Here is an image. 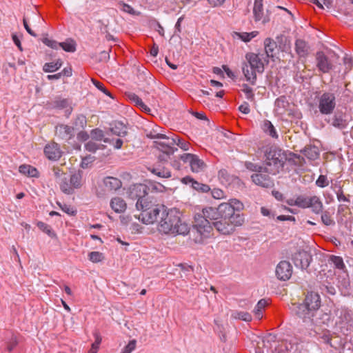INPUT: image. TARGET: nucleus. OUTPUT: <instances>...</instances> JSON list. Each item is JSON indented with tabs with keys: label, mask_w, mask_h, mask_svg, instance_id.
<instances>
[{
	"label": "nucleus",
	"mask_w": 353,
	"mask_h": 353,
	"mask_svg": "<svg viewBox=\"0 0 353 353\" xmlns=\"http://www.w3.org/2000/svg\"><path fill=\"white\" fill-rule=\"evenodd\" d=\"M269 63V59L265 58V54L248 52L245 54V61L242 66L243 73L248 81L255 85L256 72L263 73L265 64Z\"/></svg>",
	"instance_id": "obj_3"
},
{
	"label": "nucleus",
	"mask_w": 353,
	"mask_h": 353,
	"mask_svg": "<svg viewBox=\"0 0 353 353\" xmlns=\"http://www.w3.org/2000/svg\"><path fill=\"white\" fill-rule=\"evenodd\" d=\"M269 10H267V14L264 15L263 0H254L253 14L255 21H261L263 24L269 22L270 19L269 17Z\"/></svg>",
	"instance_id": "obj_16"
},
{
	"label": "nucleus",
	"mask_w": 353,
	"mask_h": 353,
	"mask_svg": "<svg viewBox=\"0 0 353 353\" xmlns=\"http://www.w3.org/2000/svg\"><path fill=\"white\" fill-rule=\"evenodd\" d=\"M104 142L109 143L110 144L113 145V147L115 149H121L123 145V140L119 138L116 139H110L108 138H105V139H104Z\"/></svg>",
	"instance_id": "obj_44"
},
{
	"label": "nucleus",
	"mask_w": 353,
	"mask_h": 353,
	"mask_svg": "<svg viewBox=\"0 0 353 353\" xmlns=\"http://www.w3.org/2000/svg\"><path fill=\"white\" fill-rule=\"evenodd\" d=\"M112 209L117 213L123 212L126 209L125 201L120 197H114L110 201Z\"/></svg>",
	"instance_id": "obj_28"
},
{
	"label": "nucleus",
	"mask_w": 353,
	"mask_h": 353,
	"mask_svg": "<svg viewBox=\"0 0 353 353\" xmlns=\"http://www.w3.org/2000/svg\"><path fill=\"white\" fill-rule=\"evenodd\" d=\"M56 135L65 141H69L74 136V128L65 124H59L55 127Z\"/></svg>",
	"instance_id": "obj_18"
},
{
	"label": "nucleus",
	"mask_w": 353,
	"mask_h": 353,
	"mask_svg": "<svg viewBox=\"0 0 353 353\" xmlns=\"http://www.w3.org/2000/svg\"><path fill=\"white\" fill-rule=\"evenodd\" d=\"M109 130L112 134L123 137L128 134V127L122 121H114L110 124Z\"/></svg>",
	"instance_id": "obj_20"
},
{
	"label": "nucleus",
	"mask_w": 353,
	"mask_h": 353,
	"mask_svg": "<svg viewBox=\"0 0 353 353\" xmlns=\"http://www.w3.org/2000/svg\"><path fill=\"white\" fill-rule=\"evenodd\" d=\"M190 226L181 219V212L176 208H166L158 224L160 232L171 235L185 236L190 232Z\"/></svg>",
	"instance_id": "obj_2"
},
{
	"label": "nucleus",
	"mask_w": 353,
	"mask_h": 353,
	"mask_svg": "<svg viewBox=\"0 0 353 353\" xmlns=\"http://www.w3.org/2000/svg\"><path fill=\"white\" fill-rule=\"evenodd\" d=\"M19 172L29 177H39L38 170L33 166L27 164H23L19 166Z\"/></svg>",
	"instance_id": "obj_29"
},
{
	"label": "nucleus",
	"mask_w": 353,
	"mask_h": 353,
	"mask_svg": "<svg viewBox=\"0 0 353 353\" xmlns=\"http://www.w3.org/2000/svg\"><path fill=\"white\" fill-rule=\"evenodd\" d=\"M288 157L285 151L276 147H272L265 153V167L269 174L275 175L283 169Z\"/></svg>",
	"instance_id": "obj_4"
},
{
	"label": "nucleus",
	"mask_w": 353,
	"mask_h": 353,
	"mask_svg": "<svg viewBox=\"0 0 353 353\" xmlns=\"http://www.w3.org/2000/svg\"><path fill=\"white\" fill-rule=\"evenodd\" d=\"M193 156H194L193 154L185 153V154L181 155L180 159L182 160L184 163H189V164H190Z\"/></svg>",
	"instance_id": "obj_63"
},
{
	"label": "nucleus",
	"mask_w": 353,
	"mask_h": 353,
	"mask_svg": "<svg viewBox=\"0 0 353 353\" xmlns=\"http://www.w3.org/2000/svg\"><path fill=\"white\" fill-rule=\"evenodd\" d=\"M119 5L120 9L122 11L129 13V14H135V12L133 8L131 6H130L129 4H127L124 2H120L119 3Z\"/></svg>",
	"instance_id": "obj_52"
},
{
	"label": "nucleus",
	"mask_w": 353,
	"mask_h": 353,
	"mask_svg": "<svg viewBox=\"0 0 353 353\" xmlns=\"http://www.w3.org/2000/svg\"><path fill=\"white\" fill-rule=\"evenodd\" d=\"M316 185L319 188H325L329 185L327 176L321 174L316 181Z\"/></svg>",
	"instance_id": "obj_47"
},
{
	"label": "nucleus",
	"mask_w": 353,
	"mask_h": 353,
	"mask_svg": "<svg viewBox=\"0 0 353 353\" xmlns=\"http://www.w3.org/2000/svg\"><path fill=\"white\" fill-rule=\"evenodd\" d=\"M336 194L337 200L339 202H341V201L347 202V203L350 202V195H347V196L345 195L341 187H339V190L336 192Z\"/></svg>",
	"instance_id": "obj_48"
},
{
	"label": "nucleus",
	"mask_w": 353,
	"mask_h": 353,
	"mask_svg": "<svg viewBox=\"0 0 353 353\" xmlns=\"http://www.w3.org/2000/svg\"><path fill=\"white\" fill-rule=\"evenodd\" d=\"M303 303L314 314L321 306V298L318 293L307 292Z\"/></svg>",
	"instance_id": "obj_17"
},
{
	"label": "nucleus",
	"mask_w": 353,
	"mask_h": 353,
	"mask_svg": "<svg viewBox=\"0 0 353 353\" xmlns=\"http://www.w3.org/2000/svg\"><path fill=\"white\" fill-rule=\"evenodd\" d=\"M329 262L330 264L333 265L334 268L340 270H343L345 268L343 260L341 256L331 255L329 258Z\"/></svg>",
	"instance_id": "obj_35"
},
{
	"label": "nucleus",
	"mask_w": 353,
	"mask_h": 353,
	"mask_svg": "<svg viewBox=\"0 0 353 353\" xmlns=\"http://www.w3.org/2000/svg\"><path fill=\"white\" fill-rule=\"evenodd\" d=\"M73 125L74 128H77V130L85 128L87 125L86 117L83 114L78 115L76 117Z\"/></svg>",
	"instance_id": "obj_39"
},
{
	"label": "nucleus",
	"mask_w": 353,
	"mask_h": 353,
	"mask_svg": "<svg viewBox=\"0 0 353 353\" xmlns=\"http://www.w3.org/2000/svg\"><path fill=\"white\" fill-rule=\"evenodd\" d=\"M311 204H310V207L312 208V210L315 214H319L323 212V203L321 202L319 197L317 196H311Z\"/></svg>",
	"instance_id": "obj_31"
},
{
	"label": "nucleus",
	"mask_w": 353,
	"mask_h": 353,
	"mask_svg": "<svg viewBox=\"0 0 353 353\" xmlns=\"http://www.w3.org/2000/svg\"><path fill=\"white\" fill-rule=\"evenodd\" d=\"M347 211H350V208L347 205L340 204L338 206L337 212L339 214L345 215Z\"/></svg>",
	"instance_id": "obj_60"
},
{
	"label": "nucleus",
	"mask_w": 353,
	"mask_h": 353,
	"mask_svg": "<svg viewBox=\"0 0 353 353\" xmlns=\"http://www.w3.org/2000/svg\"><path fill=\"white\" fill-rule=\"evenodd\" d=\"M231 317L234 319H239L246 322L252 321L251 314L247 312L233 311L231 314Z\"/></svg>",
	"instance_id": "obj_33"
},
{
	"label": "nucleus",
	"mask_w": 353,
	"mask_h": 353,
	"mask_svg": "<svg viewBox=\"0 0 353 353\" xmlns=\"http://www.w3.org/2000/svg\"><path fill=\"white\" fill-rule=\"evenodd\" d=\"M23 26H24V28L26 30V31L32 37H37V34L34 33V31H32V30L30 28L28 23V21H27V18L26 17H23Z\"/></svg>",
	"instance_id": "obj_61"
},
{
	"label": "nucleus",
	"mask_w": 353,
	"mask_h": 353,
	"mask_svg": "<svg viewBox=\"0 0 353 353\" xmlns=\"http://www.w3.org/2000/svg\"><path fill=\"white\" fill-rule=\"evenodd\" d=\"M92 81L93 84L101 92H103L107 96H109L110 97L112 98V96L111 93L105 88L103 84L95 79H92Z\"/></svg>",
	"instance_id": "obj_51"
},
{
	"label": "nucleus",
	"mask_w": 353,
	"mask_h": 353,
	"mask_svg": "<svg viewBox=\"0 0 353 353\" xmlns=\"http://www.w3.org/2000/svg\"><path fill=\"white\" fill-rule=\"evenodd\" d=\"M310 47L303 39H296L295 41V50L300 57H306L309 53Z\"/></svg>",
	"instance_id": "obj_25"
},
{
	"label": "nucleus",
	"mask_w": 353,
	"mask_h": 353,
	"mask_svg": "<svg viewBox=\"0 0 353 353\" xmlns=\"http://www.w3.org/2000/svg\"><path fill=\"white\" fill-rule=\"evenodd\" d=\"M190 166L193 172L198 173L203 171L206 165L203 160L199 158L197 155L194 154L192 158V161H190Z\"/></svg>",
	"instance_id": "obj_27"
},
{
	"label": "nucleus",
	"mask_w": 353,
	"mask_h": 353,
	"mask_svg": "<svg viewBox=\"0 0 353 353\" xmlns=\"http://www.w3.org/2000/svg\"><path fill=\"white\" fill-rule=\"evenodd\" d=\"M44 153L48 159L53 161L59 159L62 154L59 145L54 142L45 146Z\"/></svg>",
	"instance_id": "obj_19"
},
{
	"label": "nucleus",
	"mask_w": 353,
	"mask_h": 353,
	"mask_svg": "<svg viewBox=\"0 0 353 353\" xmlns=\"http://www.w3.org/2000/svg\"><path fill=\"white\" fill-rule=\"evenodd\" d=\"M316 65L322 73H329L334 67L332 61L322 51H318L315 55Z\"/></svg>",
	"instance_id": "obj_13"
},
{
	"label": "nucleus",
	"mask_w": 353,
	"mask_h": 353,
	"mask_svg": "<svg viewBox=\"0 0 353 353\" xmlns=\"http://www.w3.org/2000/svg\"><path fill=\"white\" fill-rule=\"evenodd\" d=\"M76 46V42L72 39H68L65 42L59 43V47H61L63 50L68 52H75Z\"/></svg>",
	"instance_id": "obj_34"
},
{
	"label": "nucleus",
	"mask_w": 353,
	"mask_h": 353,
	"mask_svg": "<svg viewBox=\"0 0 353 353\" xmlns=\"http://www.w3.org/2000/svg\"><path fill=\"white\" fill-rule=\"evenodd\" d=\"M61 190L66 194H72L75 189L81 188L82 174L80 172H74L70 175L64 174L58 181Z\"/></svg>",
	"instance_id": "obj_6"
},
{
	"label": "nucleus",
	"mask_w": 353,
	"mask_h": 353,
	"mask_svg": "<svg viewBox=\"0 0 353 353\" xmlns=\"http://www.w3.org/2000/svg\"><path fill=\"white\" fill-rule=\"evenodd\" d=\"M45 72H53L57 70V67L54 62L46 63L43 67Z\"/></svg>",
	"instance_id": "obj_54"
},
{
	"label": "nucleus",
	"mask_w": 353,
	"mask_h": 353,
	"mask_svg": "<svg viewBox=\"0 0 353 353\" xmlns=\"http://www.w3.org/2000/svg\"><path fill=\"white\" fill-rule=\"evenodd\" d=\"M336 106V97L334 92H324L317 96V107L323 115H331Z\"/></svg>",
	"instance_id": "obj_7"
},
{
	"label": "nucleus",
	"mask_w": 353,
	"mask_h": 353,
	"mask_svg": "<svg viewBox=\"0 0 353 353\" xmlns=\"http://www.w3.org/2000/svg\"><path fill=\"white\" fill-rule=\"evenodd\" d=\"M301 152L310 160H315L319 157V148L315 145H306L303 150H301Z\"/></svg>",
	"instance_id": "obj_26"
},
{
	"label": "nucleus",
	"mask_w": 353,
	"mask_h": 353,
	"mask_svg": "<svg viewBox=\"0 0 353 353\" xmlns=\"http://www.w3.org/2000/svg\"><path fill=\"white\" fill-rule=\"evenodd\" d=\"M53 106L54 108H58V109L66 108L65 114H66L67 117H68L71 114V112L72 111V108L70 105V102H69L68 99H56L53 102Z\"/></svg>",
	"instance_id": "obj_30"
},
{
	"label": "nucleus",
	"mask_w": 353,
	"mask_h": 353,
	"mask_svg": "<svg viewBox=\"0 0 353 353\" xmlns=\"http://www.w3.org/2000/svg\"><path fill=\"white\" fill-rule=\"evenodd\" d=\"M234 37L236 36L238 39L244 42H249L250 41L248 32H234Z\"/></svg>",
	"instance_id": "obj_57"
},
{
	"label": "nucleus",
	"mask_w": 353,
	"mask_h": 353,
	"mask_svg": "<svg viewBox=\"0 0 353 353\" xmlns=\"http://www.w3.org/2000/svg\"><path fill=\"white\" fill-rule=\"evenodd\" d=\"M276 276L279 280L288 281L290 279L292 274V266L287 261H280L276 267Z\"/></svg>",
	"instance_id": "obj_14"
},
{
	"label": "nucleus",
	"mask_w": 353,
	"mask_h": 353,
	"mask_svg": "<svg viewBox=\"0 0 353 353\" xmlns=\"http://www.w3.org/2000/svg\"><path fill=\"white\" fill-rule=\"evenodd\" d=\"M263 129L266 134H268L272 138H278V134L271 121L268 120H265L263 125Z\"/></svg>",
	"instance_id": "obj_32"
},
{
	"label": "nucleus",
	"mask_w": 353,
	"mask_h": 353,
	"mask_svg": "<svg viewBox=\"0 0 353 353\" xmlns=\"http://www.w3.org/2000/svg\"><path fill=\"white\" fill-rule=\"evenodd\" d=\"M268 305V302L265 299H262L259 300L256 305L254 312L256 316L257 319H261L263 316V310L265 307V306Z\"/></svg>",
	"instance_id": "obj_36"
},
{
	"label": "nucleus",
	"mask_w": 353,
	"mask_h": 353,
	"mask_svg": "<svg viewBox=\"0 0 353 353\" xmlns=\"http://www.w3.org/2000/svg\"><path fill=\"white\" fill-rule=\"evenodd\" d=\"M239 111L242 113L247 114L250 112V105L247 102H244L239 107Z\"/></svg>",
	"instance_id": "obj_62"
},
{
	"label": "nucleus",
	"mask_w": 353,
	"mask_h": 353,
	"mask_svg": "<svg viewBox=\"0 0 353 353\" xmlns=\"http://www.w3.org/2000/svg\"><path fill=\"white\" fill-rule=\"evenodd\" d=\"M89 260L93 263H98L103 259V255L101 252L93 251L88 254Z\"/></svg>",
	"instance_id": "obj_43"
},
{
	"label": "nucleus",
	"mask_w": 353,
	"mask_h": 353,
	"mask_svg": "<svg viewBox=\"0 0 353 353\" xmlns=\"http://www.w3.org/2000/svg\"><path fill=\"white\" fill-rule=\"evenodd\" d=\"M218 177L222 183H230L232 180V176H231L227 170L221 169L219 171Z\"/></svg>",
	"instance_id": "obj_38"
},
{
	"label": "nucleus",
	"mask_w": 353,
	"mask_h": 353,
	"mask_svg": "<svg viewBox=\"0 0 353 353\" xmlns=\"http://www.w3.org/2000/svg\"><path fill=\"white\" fill-rule=\"evenodd\" d=\"M245 166L248 170L252 172H254L255 173L262 172L263 170V168H264L259 164H256L250 161H246L245 163Z\"/></svg>",
	"instance_id": "obj_42"
},
{
	"label": "nucleus",
	"mask_w": 353,
	"mask_h": 353,
	"mask_svg": "<svg viewBox=\"0 0 353 353\" xmlns=\"http://www.w3.org/2000/svg\"><path fill=\"white\" fill-rule=\"evenodd\" d=\"M130 100L133 102L137 107L143 102L141 99L134 93H131L128 95Z\"/></svg>",
	"instance_id": "obj_59"
},
{
	"label": "nucleus",
	"mask_w": 353,
	"mask_h": 353,
	"mask_svg": "<svg viewBox=\"0 0 353 353\" xmlns=\"http://www.w3.org/2000/svg\"><path fill=\"white\" fill-rule=\"evenodd\" d=\"M174 138H176V143H175V145H178L183 150H188V149H189V143L188 142L181 140L176 135H174Z\"/></svg>",
	"instance_id": "obj_55"
},
{
	"label": "nucleus",
	"mask_w": 353,
	"mask_h": 353,
	"mask_svg": "<svg viewBox=\"0 0 353 353\" xmlns=\"http://www.w3.org/2000/svg\"><path fill=\"white\" fill-rule=\"evenodd\" d=\"M85 148L90 152H95L98 149H99V145L96 143L90 141L85 144Z\"/></svg>",
	"instance_id": "obj_53"
},
{
	"label": "nucleus",
	"mask_w": 353,
	"mask_h": 353,
	"mask_svg": "<svg viewBox=\"0 0 353 353\" xmlns=\"http://www.w3.org/2000/svg\"><path fill=\"white\" fill-rule=\"evenodd\" d=\"M42 42L46 45L47 46L52 48V49H55V50H57L59 48V43L54 41V40H52L51 39H49L48 37H45L42 39Z\"/></svg>",
	"instance_id": "obj_49"
},
{
	"label": "nucleus",
	"mask_w": 353,
	"mask_h": 353,
	"mask_svg": "<svg viewBox=\"0 0 353 353\" xmlns=\"http://www.w3.org/2000/svg\"><path fill=\"white\" fill-rule=\"evenodd\" d=\"M243 208V203L236 199L222 203L217 208H203L201 213L195 215L194 227L205 238L210 235L212 225L220 233L230 234L236 226L243 223L244 218L240 214Z\"/></svg>",
	"instance_id": "obj_1"
},
{
	"label": "nucleus",
	"mask_w": 353,
	"mask_h": 353,
	"mask_svg": "<svg viewBox=\"0 0 353 353\" xmlns=\"http://www.w3.org/2000/svg\"><path fill=\"white\" fill-rule=\"evenodd\" d=\"M136 347V341L132 340L125 346L121 353H131Z\"/></svg>",
	"instance_id": "obj_56"
},
{
	"label": "nucleus",
	"mask_w": 353,
	"mask_h": 353,
	"mask_svg": "<svg viewBox=\"0 0 353 353\" xmlns=\"http://www.w3.org/2000/svg\"><path fill=\"white\" fill-rule=\"evenodd\" d=\"M166 208L164 205L154 204L151 201H148L144 203L143 209L139 210L141 212L138 219L145 224H152L155 222L159 223Z\"/></svg>",
	"instance_id": "obj_5"
},
{
	"label": "nucleus",
	"mask_w": 353,
	"mask_h": 353,
	"mask_svg": "<svg viewBox=\"0 0 353 353\" xmlns=\"http://www.w3.org/2000/svg\"><path fill=\"white\" fill-rule=\"evenodd\" d=\"M292 260L296 268L306 270L312 260V256L308 252L302 250L292 254Z\"/></svg>",
	"instance_id": "obj_12"
},
{
	"label": "nucleus",
	"mask_w": 353,
	"mask_h": 353,
	"mask_svg": "<svg viewBox=\"0 0 353 353\" xmlns=\"http://www.w3.org/2000/svg\"><path fill=\"white\" fill-rule=\"evenodd\" d=\"M128 194L130 199L137 200L136 208L137 210L143 209L144 203L148 201V187L144 184L139 183L130 186Z\"/></svg>",
	"instance_id": "obj_9"
},
{
	"label": "nucleus",
	"mask_w": 353,
	"mask_h": 353,
	"mask_svg": "<svg viewBox=\"0 0 353 353\" xmlns=\"http://www.w3.org/2000/svg\"><path fill=\"white\" fill-rule=\"evenodd\" d=\"M182 182L185 184H190L193 189L200 192H208L210 190L208 185L199 183L190 176L183 177Z\"/></svg>",
	"instance_id": "obj_24"
},
{
	"label": "nucleus",
	"mask_w": 353,
	"mask_h": 353,
	"mask_svg": "<svg viewBox=\"0 0 353 353\" xmlns=\"http://www.w3.org/2000/svg\"><path fill=\"white\" fill-rule=\"evenodd\" d=\"M285 97H281L278 98L275 101V105L279 108H284L285 107Z\"/></svg>",
	"instance_id": "obj_64"
},
{
	"label": "nucleus",
	"mask_w": 353,
	"mask_h": 353,
	"mask_svg": "<svg viewBox=\"0 0 353 353\" xmlns=\"http://www.w3.org/2000/svg\"><path fill=\"white\" fill-rule=\"evenodd\" d=\"M58 205H59L60 208L66 214L74 216L77 214V210H74L72 207H71L69 205L67 204H63L58 203Z\"/></svg>",
	"instance_id": "obj_50"
},
{
	"label": "nucleus",
	"mask_w": 353,
	"mask_h": 353,
	"mask_svg": "<svg viewBox=\"0 0 353 353\" xmlns=\"http://www.w3.org/2000/svg\"><path fill=\"white\" fill-rule=\"evenodd\" d=\"M163 162L159 161V163L148 168V170L154 175L160 178L168 179L171 177L170 170L162 165Z\"/></svg>",
	"instance_id": "obj_23"
},
{
	"label": "nucleus",
	"mask_w": 353,
	"mask_h": 353,
	"mask_svg": "<svg viewBox=\"0 0 353 353\" xmlns=\"http://www.w3.org/2000/svg\"><path fill=\"white\" fill-rule=\"evenodd\" d=\"M325 119L326 122L339 130H343L347 128L349 123L348 116L341 110L334 111L331 115Z\"/></svg>",
	"instance_id": "obj_10"
},
{
	"label": "nucleus",
	"mask_w": 353,
	"mask_h": 353,
	"mask_svg": "<svg viewBox=\"0 0 353 353\" xmlns=\"http://www.w3.org/2000/svg\"><path fill=\"white\" fill-rule=\"evenodd\" d=\"M263 171L254 173L251 175L252 182L256 185L265 188H272L274 185V180L270 176L269 169L268 167H264Z\"/></svg>",
	"instance_id": "obj_11"
},
{
	"label": "nucleus",
	"mask_w": 353,
	"mask_h": 353,
	"mask_svg": "<svg viewBox=\"0 0 353 353\" xmlns=\"http://www.w3.org/2000/svg\"><path fill=\"white\" fill-rule=\"evenodd\" d=\"M265 48V58L269 59V58H274L276 52H278L277 44L271 38H266L264 41Z\"/></svg>",
	"instance_id": "obj_22"
},
{
	"label": "nucleus",
	"mask_w": 353,
	"mask_h": 353,
	"mask_svg": "<svg viewBox=\"0 0 353 353\" xmlns=\"http://www.w3.org/2000/svg\"><path fill=\"white\" fill-rule=\"evenodd\" d=\"M164 139V141H154V147L157 148L162 154L159 155V160L161 162H166L170 159V155L173 154L178 149L174 148V145L176 143V138L174 136L170 137L165 135V138H161Z\"/></svg>",
	"instance_id": "obj_8"
},
{
	"label": "nucleus",
	"mask_w": 353,
	"mask_h": 353,
	"mask_svg": "<svg viewBox=\"0 0 353 353\" xmlns=\"http://www.w3.org/2000/svg\"><path fill=\"white\" fill-rule=\"evenodd\" d=\"M90 134H91L92 139H95L97 141H101L102 139L104 140V139H105L103 130H101L99 128H95V129L92 130L90 132Z\"/></svg>",
	"instance_id": "obj_46"
},
{
	"label": "nucleus",
	"mask_w": 353,
	"mask_h": 353,
	"mask_svg": "<svg viewBox=\"0 0 353 353\" xmlns=\"http://www.w3.org/2000/svg\"><path fill=\"white\" fill-rule=\"evenodd\" d=\"M311 196H299L296 197L297 206L301 208H307L310 207Z\"/></svg>",
	"instance_id": "obj_40"
},
{
	"label": "nucleus",
	"mask_w": 353,
	"mask_h": 353,
	"mask_svg": "<svg viewBox=\"0 0 353 353\" xmlns=\"http://www.w3.org/2000/svg\"><path fill=\"white\" fill-rule=\"evenodd\" d=\"M37 227L44 233L47 234L50 237H56L55 232L52 230L51 226H50L49 225L42 221H39L37 223Z\"/></svg>",
	"instance_id": "obj_37"
},
{
	"label": "nucleus",
	"mask_w": 353,
	"mask_h": 353,
	"mask_svg": "<svg viewBox=\"0 0 353 353\" xmlns=\"http://www.w3.org/2000/svg\"><path fill=\"white\" fill-rule=\"evenodd\" d=\"M105 190L108 192H115L122 186L120 179L113 176H106L103 179Z\"/></svg>",
	"instance_id": "obj_21"
},
{
	"label": "nucleus",
	"mask_w": 353,
	"mask_h": 353,
	"mask_svg": "<svg viewBox=\"0 0 353 353\" xmlns=\"http://www.w3.org/2000/svg\"><path fill=\"white\" fill-rule=\"evenodd\" d=\"M211 194L213 198L216 199H220L224 196V192L221 189L214 188L211 191Z\"/></svg>",
	"instance_id": "obj_58"
},
{
	"label": "nucleus",
	"mask_w": 353,
	"mask_h": 353,
	"mask_svg": "<svg viewBox=\"0 0 353 353\" xmlns=\"http://www.w3.org/2000/svg\"><path fill=\"white\" fill-rule=\"evenodd\" d=\"M292 312L300 319H302L304 322L312 320L314 314L303 303H293L291 307Z\"/></svg>",
	"instance_id": "obj_15"
},
{
	"label": "nucleus",
	"mask_w": 353,
	"mask_h": 353,
	"mask_svg": "<svg viewBox=\"0 0 353 353\" xmlns=\"http://www.w3.org/2000/svg\"><path fill=\"white\" fill-rule=\"evenodd\" d=\"M242 91L245 93L246 98L250 101H253L254 99V94L252 88L245 83L242 85Z\"/></svg>",
	"instance_id": "obj_45"
},
{
	"label": "nucleus",
	"mask_w": 353,
	"mask_h": 353,
	"mask_svg": "<svg viewBox=\"0 0 353 353\" xmlns=\"http://www.w3.org/2000/svg\"><path fill=\"white\" fill-rule=\"evenodd\" d=\"M321 221H322V223L324 225H325L327 226H330V225H335V221L332 218L331 214H330V212H327V211L322 212Z\"/></svg>",
	"instance_id": "obj_41"
}]
</instances>
